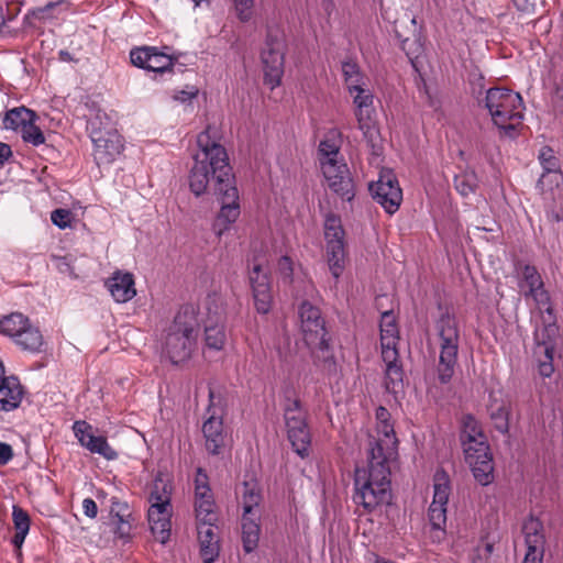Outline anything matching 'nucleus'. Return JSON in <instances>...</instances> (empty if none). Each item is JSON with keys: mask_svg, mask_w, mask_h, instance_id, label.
<instances>
[{"mask_svg": "<svg viewBox=\"0 0 563 563\" xmlns=\"http://www.w3.org/2000/svg\"><path fill=\"white\" fill-rule=\"evenodd\" d=\"M210 405L207 409V418L202 423L205 448L209 454L220 455L227 445V433L223 427L224 410L220 397L209 390Z\"/></svg>", "mask_w": 563, "mask_h": 563, "instance_id": "10", "label": "nucleus"}, {"mask_svg": "<svg viewBox=\"0 0 563 563\" xmlns=\"http://www.w3.org/2000/svg\"><path fill=\"white\" fill-rule=\"evenodd\" d=\"M13 340L22 350L32 353L40 352L44 343L42 333L32 324L20 331Z\"/></svg>", "mask_w": 563, "mask_h": 563, "instance_id": "34", "label": "nucleus"}, {"mask_svg": "<svg viewBox=\"0 0 563 563\" xmlns=\"http://www.w3.org/2000/svg\"><path fill=\"white\" fill-rule=\"evenodd\" d=\"M525 296L533 298L541 320L533 332L534 355L538 360L539 373L543 377H550L554 372L553 358L560 339L556 314L544 285L530 292H525Z\"/></svg>", "mask_w": 563, "mask_h": 563, "instance_id": "2", "label": "nucleus"}, {"mask_svg": "<svg viewBox=\"0 0 563 563\" xmlns=\"http://www.w3.org/2000/svg\"><path fill=\"white\" fill-rule=\"evenodd\" d=\"M294 262L288 256H282L277 263V271L284 283L294 282Z\"/></svg>", "mask_w": 563, "mask_h": 563, "instance_id": "49", "label": "nucleus"}, {"mask_svg": "<svg viewBox=\"0 0 563 563\" xmlns=\"http://www.w3.org/2000/svg\"><path fill=\"white\" fill-rule=\"evenodd\" d=\"M23 397V388L19 379L14 376L7 377L5 375L0 379V409L11 411L16 409Z\"/></svg>", "mask_w": 563, "mask_h": 563, "instance_id": "29", "label": "nucleus"}, {"mask_svg": "<svg viewBox=\"0 0 563 563\" xmlns=\"http://www.w3.org/2000/svg\"><path fill=\"white\" fill-rule=\"evenodd\" d=\"M206 323H225L227 305L221 295L212 294L206 299Z\"/></svg>", "mask_w": 563, "mask_h": 563, "instance_id": "35", "label": "nucleus"}, {"mask_svg": "<svg viewBox=\"0 0 563 563\" xmlns=\"http://www.w3.org/2000/svg\"><path fill=\"white\" fill-rule=\"evenodd\" d=\"M213 195L218 197L221 208L212 224L217 236L223 235L240 217L239 191L235 184L224 188L214 189Z\"/></svg>", "mask_w": 563, "mask_h": 563, "instance_id": "13", "label": "nucleus"}, {"mask_svg": "<svg viewBox=\"0 0 563 563\" xmlns=\"http://www.w3.org/2000/svg\"><path fill=\"white\" fill-rule=\"evenodd\" d=\"M454 186L462 196L467 197L477 188L478 178L473 170H467L455 176Z\"/></svg>", "mask_w": 563, "mask_h": 563, "instance_id": "43", "label": "nucleus"}, {"mask_svg": "<svg viewBox=\"0 0 563 563\" xmlns=\"http://www.w3.org/2000/svg\"><path fill=\"white\" fill-rule=\"evenodd\" d=\"M227 342L224 323L205 324V343L210 350L220 351Z\"/></svg>", "mask_w": 563, "mask_h": 563, "instance_id": "36", "label": "nucleus"}, {"mask_svg": "<svg viewBox=\"0 0 563 563\" xmlns=\"http://www.w3.org/2000/svg\"><path fill=\"white\" fill-rule=\"evenodd\" d=\"M199 151L194 155V166L189 175L190 190L200 196L209 189H220L235 184L229 156L218 141V130L208 125L198 134Z\"/></svg>", "mask_w": 563, "mask_h": 563, "instance_id": "1", "label": "nucleus"}, {"mask_svg": "<svg viewBox=\"0 0 563 563\" xmlns=\"http://www.w3.org/2000/svg\"><path fill=\"white\" fill-rule=\"evenodd\" d=\"M389 412L386 408L384 407H379L377 410H376V419H377V423H384V422H388L389 421Z\"/></svg>", "mask_w": 563, "mask_h": 563, "instance_id": "62", "label": "nucleus"}, {"mask_svg": "<svg viewBox=\"0 0 563 563\" xmlns=\"http://www.w3.org/2000/svg\"><path fill=\"white\" fill-rule=\"evenodd\" d=\"M110 120L104 112L98 111L88 121L87 129L90 132L95 145L93 155L98 164H109L119 156L123 150L121 136L110 126Z\"/></svg>", "mask_w": 563, "mask_h": 563, "instance_id": "8", "label": "nucleus"}, {"mask_svg": "<svg viewBox=\"0 0 563 563\" xmlns=\"http://www.w3.org/2000/svg\"><path fill=\"white\" fill-rule=\"evenodd\" d=\"M485 435L478 423V421L472 416H465L462 420V432L461 441L468 440L471 438H478Z\"/></svg>", "mask_w": 563, "mask_h": 563, "instance_id": "46", "label": "nucleus"}, {"mask_svg": "<svg viewBox=\"0 0 563 563\" xmlns=\"http://www.w3.org/2000/svg\"><path fill=\"white\" fill-rule=\"evenodd\" d=\"M13 457V450L10 444L0 442V465H5Z\"/></svg>", "mask_w": 563, "mask_h": 563, "instance_id": "59", "label": "nucleus"}, {"mask_svg": "<svg viewBox=\"0 0 563 563\" xmlns=\"http://www.w3.org/2000/svg\"><path fill=\"white\" fill-rule=\"evenodd\" d=\"M471 466L475 479L483 486L488 485L494 479V462L492 453L479 455L473 461H466Z\"/></svg>", "mask_w": 563, "mask_h": 563, "instance_id": "32", "label": "nucleus"}, {"mask_svg": "<svg viewBox=\"0 0 563 563\" xmlns=\"http://www.w3.org/2000/svg\"><path fill=\"white\" fill-rule=\"evenodd\" d=\"M485 108L500 134L515 137L523 119V101L519 93L507 88H490L486 91Z\"/></svg>", "mask_w": 563, "mask_h": 563, "instance_id": "5", "label": "nucleus"}, {"mask_svg": "<svg viewBox=\"0 0 563 563\" xmlns=\"http://www.w3.org/2000/svg\"><path fill=\"white\" fill-rule=\"evenodd\" d=\"M71 213L66 209H56L51 213L52 222L59 229H65L70 223Z\"/></svg>", "mask_w": 563, "mask_h": 563, "instance_id": "53", "label": "nucleus"}, {"mask_svg": "<svg viewBox=\"0 0 563 563\" xmlns=\"http://www.w3.org/2000/svg\"><path fill=\"white\" fill-rule=\"evenodd\" d=\"M349 92L353 97L358 129L363 132L367 143L374 146V142L378 134L373 121L374 97L371 90L365 87V84L356 86L355 89L349 90Z\"/></svg>", "mask_w": 563, "mask_h": 563, "instance_id": "14", "label": "nucleus"}, {"mask_svg": "<svg viewBox=\"0 0 563 563\" xmlns=\"http://www.w3.org/2000/svg\"><path fill=\"white\" fill-rule=\"evenodd\" d=\"M490 418L498 431L501 433H506L508 431V411L505 407L500 406L496 410L492 411Z\"/></svg>", "mask_w": 563, "mask_h": 563, "instance_id": "52", "label": "nucleus"}, {"mask_svg": "<svg viewBox=\"0 0 563 563\" xmlns=\"http://www.w3.org/2000/svg\"><path fill=\"white\" fill-rule=\"evenodd\" d=\"M211 489L208 483V476L203 472L202 468L197 470L196 478H195V493L203 492Z\"/></svg>", "mask_w": 563, "mask_h": 563, "instance_id": "56", "label": "nucleus"}, {"mask_svg": "<svg viewBox=\"0 0 563 563\" xmlns=\"http://www.w3.org/2000/svg\"><path fill=\"white\" fill-rule=\"evenodd\" d=\"M12 156L11 147L0 142V166H2Z\"/></svg>", "mask_w": 563, "mask_h": 563, "instance_id": "60", "label": "nucleus"}, {"mask_svg": "<svg viewBox=\"0 0 563 563\" xmlns=\"http://www.w3.org/2000/svg\"><path fill=\"white\" fill-rule=\"evenodd\" d=\"M110 514L118 518V531L121 537L129 533L130 523L129 518L131 512L126 503L120 501L117 498L111 499Z\"/></svg>", "mask_w": 563, "mask_h": 563, "instance_id": "40", "label": "nucleus"}, {"mask_svg": "<svg viewBox=\"0 0 563 563\" xmlns=\"http://www.w3.org/2000/svg\"><path fill=\"white\" fill-rule=\"evenodd\" d=\"M540 163L543 167V174L541 175L538 184L543 188L547 180L551 184L559 185L562 179L560 172V165L558 158L554 156L553 151L550 147H542L539 154Z\"/></svg>", "mask_w": 563, "mask_h": 563, "instance_id": "30", "label": "nucleus"}, {"mask_svg": "<svg viewBox=\"0 0 563 563\" xmlns=\"http://www.w3.org/2000/svg\"><path fill=\"white\" fill-rule=\"evenodd\" d=\"M26 534H27V532L15 531V534L12 538V544L16 549L18 554H20V550H21V547H22V544H23V542L25 540Z\"/></svg>", "mask_w": 563, "mask_h": 563, "instance_id": "61", "label": "nucleus"}, {"mask_svg": "<svg viewBox=\"0 0 563 563\" xmlns=\"http://www.w3.org/2000/svg\"><path fill=\"white\" fill-rule=\"evenodd\" d=\"M198 95V89L194 86L189 87L188 89L178 90L176 91L174 98L178 101L186 102L194 98H196Z\"/></svg>", "mask_w": 563, "mask_h": 563, "instance_id": "57", "label": "nucleus"}, {"mask_svg": "<svg viewBox=\"0 0 563 563\" xmlns=\"http://www.w3.org/2000/svg\"><path fill=\"white\" fill-rule=\"evenodd\" d=\"M373 198L387 213L394 214L402 200V191L391 170H382L376 183L369 185Z\"/></svg>", "mask_w": 563, "mask_h": 563, "instance_id": "15", "label": "nucleus"}, {"mask_svg": "<svg viewBox=\"0 0 563 563\" xmlns=\"http://www.w3.org/2000/svg\"><path fill=\"white\" fill-rule=\"evenodd\" d=\"M341 68L347 90L355 89L356 86L365 84L360 66L354 60L342 62Z\"/></svg>", "mask_w": 563, "mask_h": 563, "instance_id": "42", "label": "nucleus"}, {"mask_svg": "<svg viewBox=\"0 0 563 563\" xmlns=\"http://www.w3.org/2000/svg\"><path fill=\"white\" fill-rule=\"evenodd\" d=\"M522 534L527 547L526 554L543 555L544 534L542 522L530 516L522 525Z\"/></svg>", "mask_w": 563, "mask_h": 563, "instance_id": "27", "label": "nucleus"}, {"mask_svg": "<svg viewBox=\"0 0 563 563\" xmlns=\"http://www.w3.org/2000/svg\"><path fill=\"white\" fill-rule=\"evenodd\" d=\"M433 500L429 507L430 525L435 530H444L446 525V504L450 496V481L444 471L434 474Z\"/></svg>", "mask_w": 563, "mask_h": 563, "instance_id": "16", "label": "nucleus"}, {"mask_svg": "<svg viewBox=\"0 0 563 563\" xmlns=\"http://www.w3.org/2000/svg\"><path fill=\"white\" fill-rule=\"evenodd\" d=\"M284 418L287 437L294 451L300 457H307L310 451L311 434L307 424V412L298 399H288Z\"/></svg>", "mask_w": 563, "mask_h": 563, "instance_id": "9", "label": "nucleus"}, {"mask_svg": "<svg viewBox=\"0 0 563 563\" xmlns=\"http://www.w3.org/2000/svg\"><path fill=\"white\" fill-rule=\"evenodd\" d=\"M547 217L551 222H560L563 219L562 212L558 210H549Z\"/></svg>", "mask_w": 563, "mask_h": 563, "instance_id": "63", "label": "nucleus"}, {"mask_svg": "<svg viewBox=\"0 0 563 563\" xmlns=\"http://www.w3.org/2000/svg\"><path fill=\"white\" fill-rule=\"evenodd\" d=\"M36 121H31L21 130V135L24 142L38 146L45 142V136L41 129L35 124Z\"/></svg>", "mask_w": 563, "mask_h": 563, "instance_id": "45", "label": "nucleus"}, {"mask_svg": "<svg viewBox=\"0 0 563 563\" xmlns=\"http://www.w3.org/2000/svg\"><path fill=\"white\" fill-rule=\"evenodd\" d=\"M521 274L523 284L528 287L527 292H530L533 289L540 288L544 285L541 275L534 266L525 265Z\"/></svg>", "mask_w": 563, "mask_h": 563, "instance_id": "47", "label": "nucleus"}, {"mask_svg": "<svg viewBox=\"0 0 563 563\" xmlns=\"http://www.w3.org/2000/svg\"><path fill=\"white\" fill-rule=\"evenodd\" d=\"M242 514V543L246 553L253 552L258 544L261 533L262 494L256 481H244L240 492Z\"/></svg>", "mask_w": 563, "mask_h": 563, "instance_id": "7", "label": "nucleus"}, {"mask_svg": "<svg viewBox=\"0 0 563 563\" xmlns=\"http://www.w3.org/2000/svg\"><path fill=\"white\" fill-rule=\"evenodd\" d=\"M327 261L332 276L338 279L345 267L344 230L335 214H328L324 221Z\"/></svg>", "mask_w": 563, "mask_h": 563, "instance_id": "12", "label": "nucleus"}, {"mask_svg": "<svg viewBox=\"0 0 563 563\" xmlns=\"http://www.w3.org/2000/svg\"><path fill=\"white\" fill-rule=\"evenodd\" d=\"M543 555L525 554L522 563H542Z\"/></svg>", "mask_w": 563, "mask_h": 563, "instance_id": "64", "label": "nucleus"}, {"mask_svg": "<svg viewBox=\"0 0 563 563\" xmlns=\"http://www.w3.org/2000/svg\"><path fill=\"white\" fill-rule=\"evenodd\" d=\"M461 442L463 445L465 461H473V459L479 455L490 453L486 435L471 438L468 440H463Z\"/></svg>", "mask_w": 563, "mask_h": 563, "instance_id": "39", "label": "nucleus"}, {"mask_svg": "<svg viewBox=\"0 0 563 563\" xmlns=\"http://www.w3.org/2000/svg\"><path fill=\"white\" fill-rule=\"evenodd\" d=\"M377 439L371 442L369 457L390 463L397 457L398 440L394 426L388 421L377 423Z\"/></svg>", "mask_w": 563, "mask_h": 563, "instance_id": "19", "label": "nucleus"}, {"mask_svg": "<svg viewBox=\"0 0 563 563\" xmlns=\"http://www.w3.org/2000/svg\"><path fill=\"white\" fill-rule=\"evenodd\" d=\"M30 320L20 312H13L0 320V332L14 339L20 331L30 325Z\"/></svg>", "mask_w": 563, "mask_h": 563, "instance_id": "38", "label": "nucleus"}, {"mask_svg": "<svg viewBox=\"0 0 563 563\" xmlns=\"http://www.w3.org/2000/svg\"><path fill=\"white\" fill-rule=\"evenodd\" d=\"M435 345L439 350L437 377L441 384H449L455 373L460 347V329L454 316L445 312L437 320Z\"/></svg>", "mask_w": 563, "mask_h": 563, "instance_id": "6", "label": "nucleus"}, {"mask_svg": "<svg viewBox=\"0 0 563 563\" xmlns=\"http://www.w3.org/2000/svg\"><path fill=\"white\" fill-rule=\"evenodd\" d=\"M327 186L342 200L351 201L355 196V185L345 163L327 162L322 169Z\"/></svg>", "mask_w": 563, "mask_h": 563, "instance_id": "17", "label": "nucleus"}, {"mask_svg": "<svg viewBox=\"0 0 563 563\" xmlns=\"http://www.w3.org/2000/svg\"><path fill=\"white\" fill-rule=\"evenodd\" d=\"M107 286L117 302H126L136 295L134 277L131 273H114L108 279Z\"/></svg>", "mask_w": 563, "mask_h": 563, "instance_id": "28", "label": "nucleus"}, {"mask_svg": "<svg viewBox=\"0 0 563 563\" xmlns=\"http://www.w3.org/2000/svg\"><path fill=\"white\" fill-rule=\"evenodd\" d=\"M238 19L247 22L252 19L254 0H233Z\"/></svg>", "mask_w": 563, "mask_h": 563, "instance_id": "50", "label": "nucleus"}, {"mask_svg": "<svg viewBox=\"0 0 563 563\" xmlns=\"http://www.w3.org/2000/svg\"><path fill=\"white\" fill-rule=\"evenodd\" d=\"M390 463L368 457L367 467H357L354 475L353 501L364 512H372L390 499Z\"/></svg>", "mask_w": 563, "mask_h": 563, "instance_id": "3", "label": "nucleus"}, {"mask_svg": "<svg viewBox=\"0 0 563 563\" xmlns=\"http://www.w3.org/2000/svg\"><path fill=\"white\" fill-rule=\"evenodd\" d=\"M65 4V1L64 0H58L56 2H48L46 5L44 7H40V8H36L32 11V14L33 16L37 18V19H47V18H51L49 15V12L58 7V5H64Z\"/></svg>", "mask_w": 563, "mask_h": 563, "instance_id": "54", "label": "nucleus"}, {"mask_svg": "<svg viewBox=\"0 0 563 563\" xmlns=\"http://www.w3.org/2000/svg\"><path fill=\"white\" fill-rule=\"evenodd\" d=\"M12 519L15 531L29 532L30 517L27 512L19 506H13Z\"/></svg>", "mask_w": 563, "mask_h": 563, "instance_id": "51", "label": "nucleus"}, {"mask_svg": "<svg viewBox=\"0 0 563 563\" xmlns=\"http://www.w3.org/2000/svg\"><path fill=\"white\" fill-rule=\"evenodd\" d=\"M339 155V147L325 140V141H321L320 144H319V159H320V164H321V169H323L324 167V164L327 162H330V163H340L336 157Z\"/></svg>", "mask_w": 563, "mask_h": 563, "instance_id": "44", "label": "nucleus"}, {"mask_svg": "<svg viewBox=\"0 0 563 563\" xmlns=\"http://www.w3.org/2000/svg\"><path fill=\"white\" fill-rule=\"evenodd\" d=\"M216 504L211 489L195 493V510L198 522H217Z\"/></svg>", "mask_w": 563, "mask_h": 563, "instance_id": "31", "label": "nucleus"}, {"mask_svg": "<svg viewBox=\"0 0 563 563\" xmlns=\"http://www.w3.org/2000/svg\"><path fill=\"white\" fill-rule=\"evenodd\" d=\"M306 344L310 349L313 365L327 376L336 375L338 364L327 336H320L316 342H307Z\"/></svg>", "mask_w": 563, "mask_h": 563, "instance_id": "26", "label": "nucleus"}, {"mask_svg": "<svg viewBox=\"0 0 563 563\" xmlns=\"http://www.w3.org/2000/svg\"><path fill=\"white\" fill-rule=\"evenodd\" d=\"M158 503L151 504L147 518L148 525L154 538L165 544L170 536V517H172V505L166 503V499H157Z\"/></svg>", "mask_w": 563, "mask_h": 563, "instance_id": "21", "label": "nucleus"}, {"mask_svg": "<svg viewBox=\"0 0 563 563\" xmlns=\"http://www.w3.org/2000/svg\"><path fill=\"white\" fill-rule=\"evenodd\" d=\"M82 509L87 517L89 518H96L98 514V507L93 499L91 498H85L82 500Z\"/></svg>", "mask_w": 563, "mask_h": 563, "instance_id": "58", "label": "nucleus"}, {"mask_svg": "<svg viewBox=\"0 0 563 563\" xmlns=\"http://www.w3.org/2000/svg\"><path fill=\"white\" fill-rule=\"evenodd\" d=\"M74 432L82 446L91 453H97L111 461L118 457V453L109 445L104 437H97L92 433V427L86 421H76Z\"/></svg>", "mask_w": 563, "mask_h": 563, "instance_id": "22", "label": "nucleus"}, {"mask_svg": "<svg viewBox=\"0 0 563 563\" xmlns=\"http://www.w3.org/2000/svg\"><path fill=\"white\" fill-rule=\"evenodd\" d=\"M131 63L140 68H144L155 74L172 73L174 58L162 53L154 46H144L134 48L130 53Z\"/></svg>", "mask_w": 563, "mask_h": 563, "instance_id": "18", "label": "nucleus"}, {"mask_svg": "<svg viewBox=\"0 0 563 563\" xmlns=\"http://www.w3.org/2000/svg\"><path fill=\"white\" fill-rule=\"evenodd\" d=\"M517 10L527 15L536 12L537 0H511Z\"/></svg>", "mask_w": 563, "mask_h": 563, "instance_id": "55", "label": "nucleus"}, {"mask_svg": "<svg viewBox=\"0 0 563 563\" xmlns=\"http://www.w3.org/2000/svg\"><path fill=\"white\" fill-rule=\"evenodd\" d=\"M157 499H166V503L170 504V487L162 478L154 481L148 501L150 504H156V501L158 503Z\"/></svg>", "mask_w": 563, "mask_h": 563, "instance_id": "48", "label": "nucleus"}, {"mask_svg": "<svg viewBox=\"0 0 563 563\" xmlns=\"http://www.w3.org/2000/svg\"><path fill=\"white\" fill-rule=\"evenodd\" d=\"M285 40L279 31H268L261 58L265 84L274 89L284 74Z\"/></svg>", "mask_w": 563, "mask_h": 563, "instance_id": "11", "label": "nucleus"}, {"mask_svg": "<svg viewBox=\"0 0 563 563\" xmlns=\"http://www.w3.org/2000/svg\"><path fill=\"white\" fill-rule=\"evenodd\" d=\"M382 357L385 363V388L388 393L399 394L404 389V371L399 363L397 344L380 343Z\"/></svg>", "mask_w": 563, "mask_h": 563, "instance_id": "20", "label": "nucleus"}, {"mask_svg": "<svg viewBox=\"0 0 563 563\" xmlns=\"http://www.w3.org/2000/svg\"><path fill=\"white\" fill-rule=\"evenodd\" d=\"M299 318L305 343L316 342L320 336H327L324 320L319 308L303 301L299 308Z\"/></svg>", "mask_w": 563, "mask_h": 563, "instance_id": "24", "label": "nucleus"}, {"mask_svg": "<svg viewBox=\"0 0 563 563\" xmlns=\"http://www.w3.org/2000/svg\"><path fill=\"white\" fill-rule=\"evenodd\" d=\"M380 343L397 344L399 341V332L396 323V318L393 311H385L380 318Z\"/></svg>", "mask_w": 563, "mask_h": 563, "instance_id": "37", "label": "nucleus"}, {"mask_svg": "<svg viewBox=\"0 0 563 563\" xmlns=\"http://www.w3.org/2000/svg\"><path fill=\"white\" fill-rule=\"evenodd\" d=\"M38 117L33 110L25 107H18L5 112L3 126L4 129L21 131L27 123L36 121Z\"/></svg>", "mask_w": 563, "mask_h": 563, "instance_id": "33", "label": "nucleus"}, {"mask_svg": "<svg viewBox=\"0 0 563 563\" xmlns=\"http://www.w3.org/2000/svg\"><path fill=\"white\" fill-rule=\"evenodd\" d=\"M250 283L257 312L267 313L272 308L273 295L269 277L263 272L261 264H255L251 269Z\"/></svg>", "mask_w": 563, "mask_h": 563, "instance_id": "23", "label": "nucleus"}, {"mask_svg": "<svg viewBox=\"0 0 563 563\" xmlns=\"http://www.w3.org/2000/svg\"><path fill=\"white\" fill-rule=\"evenodd\" d=\"M401 48L406 53L410 63L415 68H418L419 58L424 54V43L420 35H415L413 38H405L401 42Z\"/></svg>", "mask_w": 563, "mask_h": 563, "instance_id": "41", "label": "nucleus"}, {"mask_svg": "<svg viewBox=\"0 0 563 563\" xmlns=\"http://www.w3.org/2000/svg\"><path fill=\"white\" fill-rule=\"evenodd\" d=\"M216 522H198V540L200 555L203 563H214L220 553V540L217 533Z\"/></svg>", "mask_w": 563, "mask_h": 563, "instance_id": "25", "label": "nucleus"}, {"mask_svg": "<svg viewBox=\"0 0 563 563\" xmlns=\"http://www.w3.org/2000/svg\"><path fill=\"white\" fill-rule=\"evenodd\" d=\"M198 319L192 306L181 308L167 328L163 343V354L173 364L187 361L196 346Z\"/></svg>", "mask_w": 563, "mask_h": 563, "instance_id": "4", "label": "nucleus"}]
</instances>
